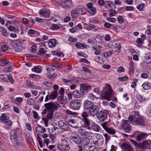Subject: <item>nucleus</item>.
<instances>
[{
	"label": "nucleus",
	"mask_w": 151,
	"mask_h": 151,
	"mask_svg": "<svg viewBox=\"0 0 151 151\" xmlns=\"http://www.w3.org/2000/svg\"><path fill=\"white\" fill-rule=\"evenodd\" d=\"M128 119L129 120L133 125L143 126L145 124L144 117L140 116L139 112L136 111L132 112V114L129 116Z\"/></svg>",
	"instance_id": "obj_1"
},
{
	"label": "nucleus",
	"mask_w": 151,
	"mask_h": 151,
	"mask_svg": "<svg viewBox=\"0 0 151 151\" xmlns=\"http://www.w3.org/2000/svg\"><path fill=\"white\" fill-rule=\"evenodd\" d=\"M44 106L45 109L42 112V115H45L46 114L47 110L53 112L60 106V104L56 102H50L45 103Z\"/></svg>",
	"instance_id": "obj_2"
},
{
	"label": "nucleus",
	"mask_w": 151,
	"mask_h": 151,
	"mask_svg": "<svg viewBox=\"0 0 151 151\" xmlns=\"http://www.w3.org/2000/svg\"><path fill=\"white\" fill-rule=\"evenodd\" d=\"M101 96L103 99H104L108 101L111 100V96L112 94V89L110 85L108 84L105 85V87L101 92Z\"/></svg>",
	"instance_id": "obj_3"
},
{
	"label": "nucleus",
	"mask_w": 151,
	"mask_h": 151,
	"mask_svg": "<svg viewBox=\"0 0 151 151\" xmlns=\"http://www.w3.org/2000/svg\"><path fill=\"white\" fill-rule=\"evenodd\" d=\"M57 149L61 151H68L70 147L67 141L64 139H62L59 141L57 146Z\"/></svg>",
	"instance_id": "obj_4"
},
{
	"label": "nucleus",
	"mask_w": 151,
	"mask_h": 151,
	"mask_svg": "<svg viewBox=\"0 0 151 151\" xmlns=\"http://www.w3.org/2000/svg\"><path fill=\"white\" fill-rule=\"evenodd\" d=\"M81 118L74 117L72 119H69L68 122V124L71 127L74 128H78L82 126Z\"/></svg>",
	"instance_id": "obj_5"
},
{
	"label": "nucleus",
	"mask_w": 151,
	"mask_h": 151,
	"mask_svg": "<svg viewBox=\"0 0 151 151\" xmlns=\"http://www.w3.org/2000/svg\"><path fill=\"white\" fill-rule=\"evenodd\" d=\"M97 119L101 122L105 121L107 119V114L105 111L101 110L96 114Z\"/></svg>",
	"instance_id": "obj_6"
},
{
	"label": "nucleus",
	"mask_w": 151,
	"mask_h": 151,
	"mask_svg": "<svg viewBox=\"0 0 151 151\" xmlns=\"http://www.w3.org/2000/svg\"><path fill=\"white\" fill-rule=\"evenodd\" d=\"M22 42L19 40H17L14 42L12 46L15 51L18 52L21 51L22 45Z\"/></svg>",
	"instance_id": "obj_7"
},
{
	"label": "nucleus",
	"mask_w": 151,
	"mask_h": 151,
	"mask_svg": "<svg viewBox=\"0 0 151 151\" xmlns=\"http://www.w3.org/2000/svg\"><path fill=\"white\" fill-rule=\"evenodd\" d=\"M81 104L80 100H75L70 103V108L73 110H77L79 108Z\"/></svg>",
	"instance_id": "obj_8"
},
{
	"label": "nucleus",
	"mask_w": 151,
	"mask_h": 151,
	"mask_svg": "<svg viewBox=\"0 0 151 151\" xmlns=\"http://www.w3.org/2000/svg\"><path fill=\"white\" fill-rule=\"evenodd\" d=\"M129 121L124 120L122 125V129L127 133L129 132L131 129V127L129 124Z\"/></svg>",
	"instance_id": "obj_9"
},
{
	"label": "nucleus",
	"mask_w": 151,
	"mask_h": 151,
	"mask_svg": "<svg viewBox=\"0 0 151 151\" xmlns=\"http://www.w3.org/2000/svg\"><path fill=\"white\" fill-rule=\"evenodd\" d=\"M107 122H104L101 125L105 130L108 134L113 135L115 134L116 131L112 127L109 128L107 126Z\"/></svg>",
	"instance_id": "obj_10"
},
{
	"label": "nucleus",
	"mask_w": 151,
	"mask_h": 151,
	"mask_svg": "<svg viewBox=\"0 0 151 151\" xmlns=\"http://www.w3.org/2000/svg\"><path fill=\"white\" fill-rule=\"evenodd\" d=\"M39 14L41 17L47 18L50 16V11L48 9L44 8L40 10Z\"/></svg>",
	"instance_id": "obj_11"
},
{
	"label": "nucleus",
	"mask_w": 151,
	"mask_h": 151,
	"mask_svg": "<svg viewBox=\"0 0 151 151\" xmlns=\"http://www.w3.org/2000/svg\"><path fill=\"white\" fill-rule=\"evenodd\" d=\"M81 116L82 117V121L84 122L85 124L87 126H89L90 124V120L88 119L89 117L88 113L83 111L82 114Z\"/></svg>",
	"instance_id": "obj_12"
},
{
	"label": "nucleus",
	"mask_w": 151,
	"mask_h": 151,
	"mask_svg": "<svg viewBox=\"0 0 151 151\" xmlns=\"http://www.w3.org/2000/svg\"><path fill=\"white\" fill-rule=\"evenodd\" d=\"M99 108L97 105H93L88 110V114L91 116L96 115L99 112Z\"/></svg>",
	"instance_id": "obj_13"
},
{
	"label": "nucleus",
	"mask_w": 151,
	"mask_h": 151,
	"mask_svg": "<svg viewBox=\"0 0 151 151\" xmlns=\"http://www.w3.org/2000/svg\"><path fill=\"white\" fill-rule=\"evenodd\" d=\"M70 139L77 144H79L81 142L80 137L76 132H73L71 134Z\"/></svg>",
	"instance_id": "obj_14"
},
{
	"label": "nucleus",
	"mask_w": 151,
	"mask_h": 151,
	"mask_svg": "<svg viewBox=\"0 0 151 151\" xmlns=\"http://www.w3.org/2000/svg\"><path fill=\"white\" fill-rule=\"evenodd\" d=\"M72 94L74 98H80L84 95V92L80 88V90H76L73 91L72 93Z\"/></svg>",
	"instance_id": "obj_15"
},
{
	"label": "nucleus",
	"mask_w": 151,
	"mask_h": 151,
	"mask_svg": "<svg viewBox=\"0 0 151 151\" xmlns=\"http://www.w3.org/2000/svg\"><path fill=\"white\" fill-rule=\"evenodd\" d=\"M94 104L93 102L86 100L83 103V107L84 109L89 110Z\"/></svg>",
	"instance_id": "obj_16"
},
{
	"label": "nucleus",
	"mask_w": 151,
	"mask_h": 151,
	"mask_svg": "<svg viewBox=\"0 0 151 151\" xmlns=\"http://www.w3.org/2000/svg\"><path fill=\"white\" fill-rule=\"evenodd\" d=\"M11 142L14 144L19 145L22 142V139L18 136H15L10 138Z\"/></svg>",
	"instance_id": "obj_17"
},
{
	"label": "nucleus",
	"mask_w": 151,
	"mask_h": 151,
	"mask_svg": "<svg viewBox=\"0 0 151 151\" xmlns=\"http://www.w3.org/2000/svg\"><path fill=\"white\" fill-rule=\"evenodd\" d=\"M87 11L85 7L83 5H80L77 8V11L79 14L84 15Z\"/></svg>",
	"instance_id": "obj_18"
},
{
	"label": "nucleus",
	"mask_w": 151,
	"mask_h": 151,
	"mask_svg": "<svg viewBox=\"0 0 151 151\" xmlns=\"http://www.w3.org/2000/svg\"><path fill=\"white\" fill-rule=\"evenodd\" d=\"M20 132V130L19 128L12 129L10 132V138L18 136V134Z\"/></svg>",
	"instance_id": "obj_19"
},
{
	"label": "nucleus",
	"mask_w": 151,
	"mask_h": 151,
	"mask_svg": "<svg viewBox=\"0 0 151 151\" xmlns=\"http://www.w3.org/2000/svg\"><path fill=\"white\" fill-rule=\"evenodd\" d=\"M2 79L6 82L9 81L12 84L14 83V80L12 78V76L10 74L5 75Z\"/></svg>",
	"instance_id": "obj_20"
},
{
	"label": "nucleus",
	"mask_w": 151,
	"mask_h": 151,
	"mask_svg": "<svg viewBox=\"0 0 151 151\" xmlns=\"http://www.w3.org/2000/svg\"><path fill=\"white\" fill-rule=\"evenodd\" d=\"M78 133L83 137H86L89 136L91 133L86 131L85 129H80L78 131Z\"/></svg>",
	"instance_id": "obj_21"
},
{
	"label": "nucleus",
	"mask_w": 151,
	"mask_h": 151,
	"mask_svg": "<svg viewBox=\"0 0 151 151\" xmlns=\"http://www.w3.org/2000/svg\"><path fill=\"white\" fill-rule=\"evenodd\" d=\"M88 8L91 11V15L92 16L94 15L96 13V8L93 6V4L91 3H89L87 4Z\"/></svg>",
	"instance_id": "obj_22"
},
{
	"label": "nucleus",
	"mask_w": 151,
	"mask_h": 151,
	"mask_svg": "<svg viewBox=\"0 0 151 151\" xmlns=\"http://www.w3.org/2000/svg\"><path fill=\"white\" fill-rule=\"evenodd\" d=\"M147 136V135L143 133H139L136 137V140L139 141L145 139Z\"/></svg>",
	"instance_id": "obj_23"
},
{
	"label": "nucleus",
	"mask_w": 151,
	"mask_h": 151,
	"mask_svg": "<svg viewBox=\"0 0 151 151\" xmlns=\"http://www.w3.org/2000/svg\"><path fill=\"white\" fill-rule=\"evenodd\" d=\"M59 126L62 129H66L68 128L67 123L65 121H60L58 122Z\"/></svg>",
	"instance_id": "obj_24"
},
{
	"label": "nucleus",
	"mask_w": 151,
	"mask_h": 151,
	"mask_svg": "<svg viewBox=\"0 0 151 151\" xmlns=\"http://www.w3.org/2000/svg\"><path fill=\"white\" fill-rule=\"evenodd\" d=\"M142 146L144 149H151V142L149 141H145L142 143Z\"/></svg>",
	"instance_id": "obj_25"
},
{
	"label": "nucleus",
	"mask_w": 151,
	"mask_h": 151,
	"mask_svg": "<svg viewBox=\"0 0 151 151\" xmlns=\"http://www.w3.org/2000/svg\"><path fill=\"white\" fill-rule=\"evenodd\" d=\"M81 89L84 91V92H87L89 91L91 88V87L90 85L82 84L80 86Z\"/></svg>",
	"instance_id": "obj_26"
},
{
	"label": "nucleus",
	"mask_w": 151,
	"mask_h": 151,
	"mask_svg": "<svg viewBox=\"0 0 151 151\" xmlns=\"http://www.w3.org/2000/svg\"><path fill=\"white\" fill-rule=\"evenodd\" d=\"M12 101L15 102L18 106H19L21 105V103L23 101V99L21 97H16L15 99H13Z\"/></svg>",
	"instance_id": "obj_27"
},
{
	"label": "nucleus",
	"mask_w": 151,
	"mask_h": 151,
	"mask_svg": "<svg viewBox=\"0 0 151 151\" xmlns=\"http://www.w3.org/2000/svg\"><path fill=\"white\" fill-rule=\"evenodd\" d=\"M58 91H52L49 96V99L53 100L55 99L58 96Z\"/></svg>",
	"instance_id": "obj_28"
},
{
	"label": "nucleus",
	"mask_w": 151,
	"mask_h": 151,
	"mask_svg": "<svg viewBox=\"0 0 151 151\" xmlns=\"http://www.w3.org/2000/svg\"><path fill=\"white\" fill-rule=\"evenodd\" d=\"M14 66V65L12 63L9 64L8 67H5L3 68V71L4 72H10L13 70Z\"/></svg>",
	"instance_id": "obj_29"
},
{
	"label": "nucleus",
	"mask_w": 151,
	"mask_h": 151,
	"mask_svg": "<svg viewBox=\"0 0 151 151\" xmlns=\"http://www.w3.org/2000/svg\"><path fill=\"white\" fill-rule=\"evenodd\" d=\"M142 87L145 90H149L151 88V83L146 82L142 84Z\"/></svg>",
	"instance_id": "obj_30"
},
{
	"label": "nucleus",
	"mask_w": 151,
	"mask_h": 151,
	"mask_svg": "<svg viewBox=\"0 0 151 151\" xmlns=\"http://www.w3.org/2000/svg\"><path fill=\"white\" fill-rule=\"evenodd\" d=\"M56 43V41L55 39H50L48 44V45L50 48L54 47L55 46Z\"/></svg>",
	"instance_id": "obj_31"
},
{
	"label": "nucleus",
	"mask_w": 151,
	"mask_h": 151,
	"mask_svg": "<svg viewBox=\"0 0 151 151\" xmlns=\"http://www.w3.org/2000/svg\"><path fill=\"white\" fill-rule=\"evenodd\" d=\"M9 62L6 59L1 58L0 59V66H5L7 65Z\"/></svg>",
	"instance_id": "obj_32"
},
{
	"label": "nucleus",
	"mask_w": 151,
	"mask_h": 151,
	"mask_svg": "<svg viewBox=\"0 0 151 151\" xmlns=\"http://www.w3.org/2000/svg\"><path fill=\"white\" fill-rule=\"evenodd\" d=\"M91 127L93 130L96 132H99L100 130L99 126L95 123H93Z\"/></svg>",
	"instance_id": "obj_33"
},
{
	"label": "nucleus",
	"mask_w": 151,
	"mask_h": 151,
	"mask_svg": "<svg viewBox=\"0 0 151 151\" xmlns=\"http://www.w3.org/2000/svg\"><path fill=\"white\" fill-rule=\"evenodd\" d=\"M36 131L37 132H38L39 133V132L44 133L46 132L45 128L40 126H38L37 127Z\"/></svg>",
	"instance_id": "obj_34"
},
{
	"label": "nucleus",
	"mask_w": 151,
	"mask_h": 151,
	"mask_svg": "<svg viewBox=\"0 0 151 151\" xmlns=\"http://www.w3.org/2000/svg\"><path fill=\"white\" fill-rule=\"evenodd\" d=\"M0 31L4 36L7 37L9 36V33L7 32L6 29L4 27H0Z\"/></svg>",
	"instance_id": "obj_35"
},
{
	"label": "nucleus",
	"mask_w": 151,
	"mask_h": 151,
	"mask_svg": "<svg viewBox=\"0 0 151 151\" xmlns=\"http://www.w3.org/2000/svg\"><path fill=\"white\" fill-rule=\"evenodd\" d=\"M114 48L116 49L115 50L116 53H119L120 52L121 47L119 43L116 42L114 45Z\"/></svg>",
	"instance_id": "obj_36"
},
{
	"label": "nucleus",
	"mask_w": 151,
	"mask_h": 151,
	"mask_svg": "<svg viewBox=\"0 0 151 151\" xmlns=\"http://www.w3.org/2000/svg\"><path fill=\"white\" fill-rule=\"evenodd\" d=\"M137 99L141 103H143L146 101V98L140 94L137 95Z\"/></svg>",
	"instance_id": "obj_37"
},
{
	"label": "nucleus",
	"mask_w": 151,
	"mask_h": 151,
	"mask_svg": "<svg viewBox=\"0 0 151 151\" xmlns=\"http://www.w3.org/2000/svg\"><path fill=\"white\" fill-rule=\"evenodd\" d=\"M7 119V115L5 114H2L0 116V122L4 123Z\"/></svg>",
	"instance_id": "obj_38"
},
{
	"label": "nucleus",
	"mask_w": 151,
	"mask_h": 151,
	"mask_svg": "<svg viewBox=\"0 0 151 151\" xmlns=\"http://www.w3.org/2000/svg\"><path fill=\"white\" fill-rule=\"evenodd\" d=\"M32 70L37 73H40L42 71V69L37 66H35L32 69Z\"/></svg>",
	"instance_id": "obj_39"
},
{
	"label": "nucleus",
	"mask_w": 151,
	"mask_h": 151,
	"mask_svg": "<svg viewBox=\"0 0 151 151\" xmlns=\"http://www.w3.org/2000/svg\"><path fill=\"white\" fill-rule=\"evenodd\" d=\"M50 28L51 30H55L59 29L60 26L58 24H52Z\"/></svg>",
	"instance_id": "obj_40"
},
{
	"label": "nucleus",
	"mask_w": 151,
	"mask_h": 151,
	"mask_svg": "<svg viewBox=\"0 0 151 151\" xmlns=\"http://www.w3.org/2000/svg\"><path fill=\"white\" fill-rule=\"evenodd\" d=\"M130 145L126 143H124L122 145L121 147L123 149L126 151L128 148H129Z\"/></svg>",
	"instance_id": "obj_41"
},
{
	"label": "nucleus",
	"mask_w": 151,
	"mask_h": 151,
	"mask_svg": "<svg viewBox=\"0 0 151 151\" xmlns=\"http://www.w3.org/2000/svg\"><path fill=\"white\" fill-rule=\"evenodd\" d=\"M53 112L48 111L46 116L47 119L51 120L52 119Z\"/></svg>",
	"instance_id": "obj_42"
},
{
	"label": "nucleus",
	"mask_w": 151,
	"mask_h": 151,
	"mask_svg": "<svg viewBox=\"0 0 151 151\" xmlns=\"http://www.w3.org/2000/svg\"><path fill=\"white\" fill-rule=\"evenodd\" d=\"M146 113L148 115V116H151V104L148 106Z\"/></svg>",
	"instance_id": "obj_43"
},
{
	"label": "nucleus",
	"mask_w": 151,
	"mask_h": 151,
	"mask_svg": "<svg viewBox=\"0 0 151 151\" xmlns=\"http://www.w3.org/2000/svg\"><path fill=\"white\" fill-rule=\"evenodd\" d=\"M146 113L148 115V116H151V104L148 106Z\"/></svg>",
	"instance_id": "obj_44"
},
{
	"label": "nucleus",
	"mask_w": 151,
	"mask_h": 151,
	"mask_svg": "<svg viewBox=\"0 0 151 151\" xmlns=\"http://www.w3.org/2000/svg\"><path fill=\"white\" fill-rule=\"evenodd\" d=\"M112 53L111 51H107L104 52V55L105 57H108L111 56Z\"/></svg>",
	"instance_id": "obj_45"
},
{
	"label": "nucleus",
	"mask_w": 151,
	"mask_h": 151,
	"mask_svg": "<svg viewBox=\"0 0 151 151\" xmlns=\"http://www.w3.org/2000/svg\"><path fill=\"white\" fill-rule=\"evenodd\" d=\"M46 53V51L44 50V48H41L38 51V55H42L45 54Z\"/></svg>",
	"instance_id": "obj_46"
},
{
	"label": "nucleus",
	"mask_w": 151,
	"mask_h": 151,
	"mask_svg": "<svg viewBox=\"0 0 151 151\" xmlns=\"http://www.w3.org/2000/svg\"><path fill=\"white\" fill-rule=\"evenodd\" d=\"M145 57L146 59L150 60L148 63H151V52H147L146 54Z\"/></svg>",
	"instance_id": "obj_47"
},
{
	"label": "nucleus",
	"mask_w": 151,
	"mask_h": 151,
	"mask_svg": "<svg viewBox=\"0 0 151 151\" xmlns=\"http://www.w3.org/2000/svg\"><path fill=\"white\" fill-rule=\"evenodd\" d=\"M65 113L68 115H74L75 114V112L71 111L68 109H67L65 111Z\"/></svg>",
	"instance_id": "obj_48"
},
{
	"label": "nucleus",
	"mask_w": 151,
	"mask_h": 151,
	"mask_svg": "<svg viewBox=\"0 0 151 151\" xmlns=\"http://www.w3.org/2000/svg\"><path fill=\"white\" fill-rule=\"evenodd\" d=\"M92 148V147H90L87 144H84L83 146L84 150L86 151H90L91 150V149Z\"/></svg>",
	"instance_id": "obj_49"
},
{
	"label": "nucleus",
	"mask_w": 151,
	"mask_h": 151,
	"mask_svg": "<svg viewBox=\"0 0 151 151\" xmlns=\"http://www.w3.org/2000/svg\"><path fill=\"white\" fill-rule=\"evenodd\" d=\"M125 71L124 68L122 66H120L118 67L117 70V73H120L124 72Z\"/></svg>",
	"instance_id": "obj_50"
},
{
	"label": "nucleus",
	"mask_w": 151,
	"mask_h": 151,
	"mask_svg": "<svg viewBox=\"0 0 151 151\" xmlns=\"http://www.w3.org/2000/svg\"><path fill=\"white\" fill-rule=\"evenodd\" d=\"M50 66L53 67L57 68L60 69L62 68V66L61 65L57 63H52L51 64Z\"/></svg>",
	"instance_id": "obj_51"
},
{
	"label": "nucleus",
	"mask_w": 151,
	"mask_h": 151,
	"mask_svg": "<svg viewBox=\"0 0 151 151\" xmlns=\"http://www.w3.org/2000/svg\"><path fill=\"white\" fill-rule=\"evenodd\" d=\"M130 141L136 147H139L140 145L137 143L136 142L134 141V140L132 139H130Z\"/></svg>",
	"instance_id": "obj_52"
},
{
	"label": "nucleus",
	"mask_w": 151,
	"mask_h": 151,
	"mask_svg": "<svg viewBox=\"0 0 151 151\" xmlns=\"http://www.w3.org/2000/svg\"><path fill=\"white\" fill-rule=\"evenodd\" d=\"M95 97V96L92 93H90L88 96V99L92 101L94 100Z\"/></svg>",
	"instance_id": "obj_53"
},
{
	"label": "nucleus",
	"mask_w": 151,
	"mask_h": 151,
	"mask_svg": "<svg viewBox=\"0 0 151 151\" xmlns=\"http://www.w3.org/2000/svg\"><path fill=\"white\" fill-rule=\"evenodd\" d=\"M71 15L73 18H76L77 16V13L76 11L73 10L71 11Z\"/></svg>",
	"instance_id": "obj_54"
},
{
	"label": "nucleus",
	"mask_w": 151,
	"mask_h": 151,
	"mask_svg": "<svg viewBox=\"0 0 151 151\" xmlns=\"http://www.w3.org/2000/svg\"><path fill=\"white\" fill-rule=\"evenodd\" d=\"M43 84L45 86L49 87H51L52 86V83L48 81H44L43 82Z\"/></svg>",
	"instance_id": "obj_55"
},
{
	"label": "nucleus",
	"mask_w": 151,
	"mask_h": 151,
	"mask_svg": "<svg viewBox=\"0 0 151 151\" xmlns=\"http://www.w3.org/2000/svg\"><path fill=\"white\" fill-rule=\"evenodd\" d=\"M103 135L105 138L106 142H107L110 139V136L107 133L104 134Z\"/></svg>",
	"instance_id": "obj_56"
},
{
	"label": "nucleus",
	"mask_w": 151,
	"mask_h": 151,
	"mask_svg": "<svg viewBox=\"0 0 151 151\" xmlns=\"http://www.w3.org/2000/svg\"><path fill=\"white\" fill-rule=\"evenodd\" d=\"M128 79V77L127 76H125L123 77H119L118 80L120 81H125Z\"/></svg>",
	"instance_id": "obj_57"
},
{
	"label": "nucleus",
	"mask_w": 151,
	"mask_h": 151,
	"mask_svg": "<svg viewBox=\"0 0 151 151\" xmlns=\"http://www.w3.org/2000/svg\"><path fill=\"white\" fill-rule=\"evenodd\" d=\"M52 53L53 55H56L59 57H60L62 55H63L62 53L61 52H58L56 51H53Z\"/></svg>",
	"instance_id": "obj_58"
},
{
	"label": "nucleus",
	"mask_w": 151,
	"mask_h": 151,
	"mask_svg": "<svg viewBox=\"0 0 151 151\" xmlns=\"http://www.w3.org/2000/svg\"><path fill=\"white\" fill-rule=\"evenodd\" d=\"M116 42L113 41H111L109 43V47L112 48H114Z\"/></svg>",
	"instance_id": "obj_59"
},
{
	"label": "nucleus",
	"mask_w": 151,
	"mask_h": 151,
	"mask_svg": "<svg viewBox=\"0 0 151 151\" xmlns=\"http://www.w3.org/2000/svg\"><path fill=\"white\" fill-rule=\"evenodd\" d=\"M117 13V12H116V11L115 10H112L110 12V14L109 15V16L110 17H111L113 16H115L116 15Z\"/></svg>",
	"instance_id": "obj_60"
},
{
	"label": "nucleus",
	"mask_w": 151,
	"mask_h": 151,
	"mask_svg": "<svg viewBox=\"0 0 151 151\" xmlns=\"http://www.w3.org/2000/svg\"><path fill=\"white\" fill-rule=\"evenodd\" d=\"M37 140H38V143L39 144L40 147L41 148L43 147V144L41 141V138H40L38 136H37Z\"/></svg>",
	"instance_id": "obj_61"
},
{
	"label": "nucleus",
	"mask_w": 151,
	"mask_h": 151,
	"mask_svg": "<svg viewBox=\"0 0 151 151\" xmlns=\"http://www.w3.org/2000/svg\"><path fill=\"white\" fill-rule=\"evenodd\" d=\"M106 20L112 23H114L116 21V19L114 18H108L106 19Z\"/></svg>",
	"instance_id": "obj_62"
},
{
	"label": "nucleus",
	"mask_w": 151,
	"mask_h": 151,
	"mask_svg": "<svg viewBox=\"0 0 151 151\" xmlns=\"http://www.w3.org/2000/svg\"><path fill=\"white\" fill-rule=\"evenodd\" d=\"M82 141L83 142L86 143V144L89 143L90 142L89 139L87 137L83 138Z\"/></svg>",
	"instance_id": "obj_63"
},
{
	"label": "nucleus",
	"mask_w": 151,
	"mask_h": 151,
	"mask_svg": "<svg viewBox=\"0 0 151 151\" xmlns=\"http://www.w3.org/2000/svg\"><path fill=\"white\" fill-rule=\"evenodd\" d=\"M117 19L119 23L120 24L122 23L124 20V19L121 16H119L118 17Z\"/></svg>",
	"instance_id": "obj_64"
}]
</instances>
